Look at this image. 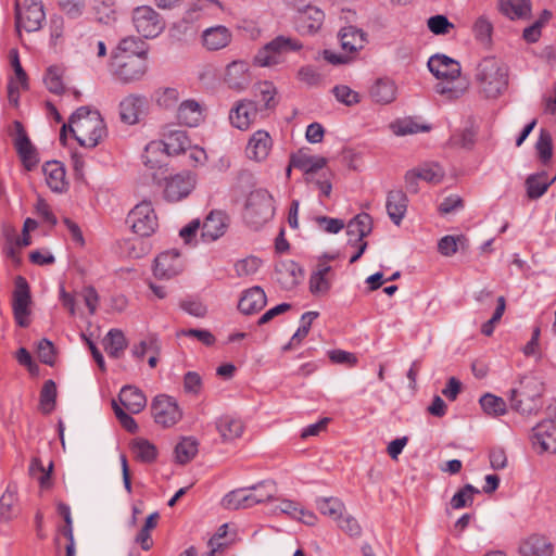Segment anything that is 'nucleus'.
<instances>
[{"instance_id": "47", "label": "nucleus", "mask_w": 556, "mask_h": 556, "mask_svg": "<svg viewBox=\"0 0 556 556\" xmlns=\"http://www.w3.org/2000/svg\"><path fill=\"white\" fill-rule=\"evenodd\" d=\"M390 128L396 136L414 135L421 131H428L430 129L429 126L419 125L410 117L394 121L390 124Z\"/></svg>"}, {"instance_id": "5", "label": "nucleus", "mask_w": 556, "mask_h": 556, "mask_svg": "<svg viewBox=\"0 0 556 556\" xmlns=\"http://www.w3.org/2000/svg\"><path fill=\"white\" fill-rule=\"evenodd\" d=\"M302 48V42L296 38L277 36L257 51L254 62L262 67L275 66L285 62L288 53L299 51Z\"/></svg>"}, {"instance_id": "60", "label": "nucleus", "mask_w": 556, "mask_h": 556, "mask_svg": "<svg viewBox=\"0 0 556 556\" xmlns=\"http://www.w3.org/2000/svg\"><path fill=\"white\" fill-rule=\"evenodd\" d=\"M261 260L255 256H249L243 260H240L235 265V270L239 277H247L254 275L260 266Z\"/></svg>"}, {"instance_id": "50", "label": "nucleus", "mask_w": 556, "mask_h": 556, "mask_svg": "<svg viewBox=\"0 0 556 556\" xmlns=\"http://www.w3.org/2000/svg\"><path fill=\"white\" fill-rule=\"evenodd\" d=\"M56 400V384L53 380L45 381L40 391V409L49 414L54 409Z\"/></svg>"}, {"instance_id": "38", "label": "nucleus", "mask_w": 556, "mask_h": 556, "mask_svg": "<svg viewBox=\"0 0 556 556\" xmlns=\"http://www.w3.org/2000/svg\"><path fill=\"white\" fill-rule=\"evenodd\" d=\"M216 429L224 442L240 438L244 431L243 422L231 416H222L216 421Z\"/></svg>"}, {"instance_id": "9", "label": "nucleus", "mask_w": 556, "mask_h": 556, "mask_svg": "<svg viewBox=\"0 0 556 556\" xmlns=\"http://www.w3.org/2000/svg\"><path fill=\"white\" fill-rule=\"evenodd\" d=\"M33 299L27 280L17 276L14 280L12 311L17 326L26 328L30 325Z\"/></svg>"}, {"instance_id": "43", "label": "nucleus", "mask_w": 556, "mask_h": 556, "mask_svg": "<svg viewBox=\"0 0 556 556\" xmlns=\"http://www.w3.org/2000/svg\"><path fill=\"white\" fill-rule=\"evenodd\" d=\"M372 230V219L367 213L356 215L348 224V235L356 236V240H364Z\"/></svg>"}, {"instance_id": "54", "label": "nucleus", "mask_w": 556, "mask_h": 556, "mask_svg": "<svg viewBox=\"0 0 556 556\" xmlns=\"http://www.w3.org/2000/svg\"><path fill=\"white\" fill-rule=\"evenodd\" d=\"M480 491L471 484H466L462 488L451 500V506L454 509H460L467 506H470L473 502L475 494H478Z\"/></svg>"}, {"instance_id": "31", "label": "nucleus", "mask_w": 556, "mask_h": 556, "mask_svg": "<svg viewBox=\"0 0 556 556\" xmlns=\"http://www.w3.org/2000/svg\"><path fill=\"white\" fill-rule=\"evenodd\" d=\"M339 40L343 51L355 53L362 50L367 42V35L354 26L343 27L339 35Z\"/></svg>"}, {"instance_id": "25", "label": "nucleus", "mask_w": 556, "mask_h": 556, "mask_svg": "<svg viewBox=\"0 0 556 556\" xmlns=\"http://www.w3.org/2000/svg\"><path fill=\"white\" fill-rule=\"evenodd\" d=\"M275 278L285 290L296 287L303 278L302 268L293 261H283L276 265Z\"/></svg>"}, {"instance_id": "13", "label": "nucleus", "mask_w": 556, "mask_h": 556, "mask_svg": "<svg viewBox=\"0 0 556 556\" xmlns=\"http://www.w3.org/2000/svg\"><path fill=\"white\" fill-rule=\"evenodd\" d=\"M533 451L539 454H556V421L545 419L536 424L530 434Z\"/></svg>"}, {"instance_id": "61", "label": "nucleus", "mask_w": 556, "mask_h": 556, "mask_svg": "<svg viewBox=\"0 0 556 556\" xmlns=\"http://www.w3.org/2000/svg\"><path fill=\"white\" fill-rule=\"evenodd\" d=\"M58 4L68 17L77 18L85 11L86 0H58Z\"/></svg>"}, {"instance_id": "33", "label": "nucleus", "mask_w": 556, "mask_h": 556, "mask_svg": "<svg viewBox=\"0 0 556 556\" xmlns=\"http://www.w3.org/2000/svg\"><path fill=\"white\" fill-rule=\"evenodd\" d=\"M397 88L395 83L390 78H378L369 90L372 101L380 104H389L396 98Z\"/></svg>"}, {"instance_id": "46", "label": "nucleus", "mask_w": 556, "mask_h": 556, "mask_svg": "<svg viewBox=\"0 0 556 556\" xmlns=\"http://www.w3.org/2000/svg\"><path fill=\"white\" fill-rule=\"evenodd\" d=\"M198 453V442L194 438H184L175 447L176 462L184 465L189 463Z\"/></svg>"}, {"instance_id": "29", "label": "nucleus", "mask_w": 556, "mask_h": 556, "mask_svg": "<svg viewBox=\"0 0 556 556\" xmlns=\"http://www.w3.org/2000/svg\"><path fill=\"white\" fill-rule=\"evenodd\" d=\"M121 405L129 414H138L147 405V397L140 389L135 386H125L121 389L118 394Z\"/></svg>"}, {"instance_id": "49", "label": "nucleus", "mask_w": 556, "mask_h": 556, "mask_svg": "<svg viewBox=\"0 0 556 556\" xmlns=\"http://www.w3.org/2000/svg\"><path fill=\"white\" fill-rule=\"evenodd\" d=\"M317 316V312H306L302 315L301 326L292 336L290 342L283 346V351L290 350L293 345L299 344L308 334L311 325Z\"/></svg>"}, {"instance_id": "18", "label": "nucleus", "mask_w": 556, "mask_h": 556, "mask_svg": "<svg viewBox=\"0 0 556 556\" xmlns=\"http://www.w3.org/2000/svg\"><path fill=\"white\" fill-rule=\"evenodd\" d=\"M269 500H271L270 493L256 496L250 491V488H242L227 493L222 500V505L226 509L237 510L242 508H250L258 503Z\"/></svg>"}, {"instance_id": "37", "label": "nucleus", "mask_w": 556, "mask_h": 556, "mask_svg": "<svg viewBox=\"0 0 556 556\" xmlns=\"http://www.w3.org/2000/svg\"><path fill=\"white\" fill-rule=\"evenodd\" d=\"M43 173L49 188L54 192H62L66 188L65 169L60 162L51 161L43 165Z\"/></svg>"}, {"instance_id": "14", "label": "nucleus", "mask_w": 556, "mask_h": 556, "mask_svg": "<svg viewBox=\"0 0 556 556\" xmlns=\"http://www.w3.org/2000/svg\"><path fill=\"white\" fill-rule=\"evenodd\" d=\"M154 421L165 428L177 424L182 414L176 401L165 394L157 395L151 405Z\"/></svg>"}, {"instance_id": "19", "label": "nucleus", "mask_w": 556, "mask_h": 556, "mask_svg": "<svg viewBox=\"0 0 556 556\" xmlns=\"http://www.w3.org/2000/svg\"><path fill=\"white\" fill-rule=\"evenodd\" d=\"M147 108L148 101L144 96L128 94L119 103V117L122 122L135 125L146 114Z\"/></svg>"}, {"instance_id": "1", "label": "nucleus", "mask_w": 556, "mask_h": 556, "mask_svg": "<svg viewBox=\"0 0 556 556\" xmlns=\"http://www.w3.org/2000/svg\"><path fill=\"white\" fill-rule=\"evenodd\" d=\"M70 130L81 147L94 148L106 137L105 123L98 110L89 106L77 109L71 116L68 124L61 129L60 140L65 141L66 130Z\"/></svg>"}, {"instance_id": "28", "label": "nucleus", "mask_w": 556, "mask_h": 556, "mask_svg": "<svg viewBox=\"0 0 556 556\" xmlns=\"http://www.w3.org/2000/svg\"><path fill=\"white\" fill-rule=\"evenodd\" d=\"M332 268L326 263H319L309 277V291L314 295H325L331 289Z\"/></svg>"}, {"instance_id": "36", "label": "nucleus", "mask_w": 556, "mask_h": 556, "mask_svg": "<svg viewBox=\"0 0 556 556\" xmlns=\"http://www.w3.org/2000/svg\"><path fill=\"white\" fill-rule=\"evenodd\" d=\"M176 118L180 125L195 127L203 118L200 104L194 100H186L178 106Z\"/></svg>"}, {"instance_id": "4", "label": "nucleus", "mask_w": 556, "mask_h": 556, "mask_svg": "<svg viewBox=\"0 0 556 556\" xmlns=\"http://www.w3.org/2000/svg\"><path fill=\"white\" fill-rule=\"evenodd\" d=\"M543 382L534 376L521 378L519 387L510 391V407L522 416L536 415L542 406Z\"/></svg>"}, {"instance_id": "58", "label": "nucleus", "mask_w": 556, "mask_h": 556, "mask_svg": "<svg viewBox=\"0 0 556 556\" xmlns=\"http://www.w3.org/2000/svg\"><path fill=\"white\" fill-rule=\"evenodd\" d=\"M472 31L477 40L482 43H489L493 31V25L485 16L482 15L475 22Z\"/></svg>"}, {"instance_id": "42", "label": "nucleus", "mask_w": 556, "mask_h": 556, "mask_svg": "<svg viewBox=\"0 0 556 556\" xmlns=\"http://www.w3.org/2000/svg\"><path fill=\"white\" fill-rule=\"evenodd\" d=\"M316 507L321 515L331 518L336 522L342 518V514L346 510L344 503L338 497L318 498Z\"/></svg>"}, {"instance_id": "30", "label": "nucleus", "mask_w": 556, "mask_h": 556, "mask_svg": "<svg viewBox=\"0 0 556 556\" xmlns=\"http://www.w3.org/2000/svg\"><path fill=\"white\" fill-rule=\"evenodd\" d=\"M324 18L325 14L320 9L308 5L299 12L298 29L304 34H314L320 29Z\"/></svg>"}, {"instance_id": "12", "label": "nucleus", "mask_w": 556, "mask_h": 556, "mask_svg": "<svg viewBox=\"0 0 556 556\" xmlns=\"http://www.w3.org/2000/svg\"><path fill=\"white\" fill-rule=\"evenodd\" d=\"M46 20V13L41 0H25L22 4L16 3V27L28 33L41 28Z\"/></svg>"}, {"instance_id": "20", "label": "nucleus", "mask_w": 556, "mask_h": 556, "mask_svg": "<svg viewBox=\"0 0 556 556\" xmlns=\"http://www.w3.org/2000/svg\"><path fill=\"white\" fill-rule=\"evenodd\" d=\"M195 186L194 176L182 173L173 176L166 182L164 195L167 201L178 202L188 197Z\"/></svg>"}, {"instance_id": "6", "label": "nucleus", "mask_w": 556, "mask_h": 556, "mask_svg": "<svg viewBox=\"0 0 556 556\" xmlns=\"http://www.w3.org/2000/svg\"><path fill=\"white\" fill-rule=\"evenodd\" d=\"M162 137L163 139L161 143H150L146 149L143 160L144 164L150 168L159 166V162H153L150 159V154L160 151L161 146H163L168 155L184 153L190 147V140L187 132L185 130L177 129L174 125H166L163 128Z\"/></svg>"}, {"instance_id": "22", "label": "nucleus", "mask_w": 556, "mask_h": 556, "mask_svg": "<svg viewBox=\"0 0 556 556\" xmlns=\"http://www.w3.org/2000/svg\"><path fill=\"white\" fill-rule=\"evenodd\" d=\"M229 218L223 211H212L201 224V236L204 241L212 242L224 236Z\"/></svg>"}, {"instance_id": "35", "label": "nucleus", "mask_w": 556, "mask_h": 556, "mask_svg": "<svg viewBox=\"0 0 556 556\" xmlns=\"http://www.w3.org/2000/svg\"><path fill=\"white\" fill-rule=\"evenodd\" d=\"M407 197L402 190H392L387 197V212L390 219L400 225L407 210Z\"/></svg>"}, {"instance_id": "11", "label": "nucleus", "mask_w": 556, "mask_h": 556, "mask_svg": "<svg viewBox=\"0 0 556 556\" xmlns=\"http://www.w3.org/2000/svg\"><path fill=\"white\" fill-rule=\"evenodd\" d=\"M131 20L136 31L147 39L157 37L165 27L161 15L149 5L134 9Z\"/></svg>"}, {"instance_id": "34", "label": "nucleus", "mask_w": 556, "mask_h": 556, "mask_svg": "<svg viewBox=\"0 0 556 556\" xmlns=\"http://www.w3.org/2000/svg\"><path fill=\"white\" fill-rule=\"evenodd\" d=\"M111 56L148 58V49L144 41L128 36L119 40Z\"/></svg>"}, {"instance_id": "23", "label": "nucleus", "mask_w": 556, "mask_h": 556, "mask_svg": "<svg viewBox=\"0 0 556 556\" xmlns=\"http://www.w3.org/2000/svg\"><path fill=\"white\" fill-rule=\"evenodd\" d=\"M15 129L14 144L20 157L22 159L25 167L31 169L38 162L37 153L31 144L21 122L13 123Z\"/></svg>"}, {"instance_id": "2", "label": "nucleus", "mask_w": 556, "mask_h": 556, "mask_svg": "<svg viewBox=\"0 0 556 556\" xmlns=\"http://www.w3.org/2000/svg\"><path fill=\"white\" fill-rule=\"evenodd\" d=\"M428 67L439 79L434 90L444 100H457L468 90L469 83L462 77V67L456 60L444 54H435L429 59Z\"/></svg>"}, {"instance_id": "27", "label": "nucleus", "mask_w": 556, "mask_h": 556, "mask_svg": "<svg viewBox=\"0 0 556 556\" xmlns=\"http://www.w3.org/2000/svg\"><path fill=\"white\" fill-rule=\"evenodd\" d=\"M202 45L208 51H218L226 48L232 40V34L224 25L208 27L202 33Z\"/></svg>"}, {"instance_id": "64", "label": "nucleus", "mask_w": 556, "mask_h": 556, "mask_svg": "<svg viewBox=\"0 0 556 556\" xmlns=\"http://www.w3.org/2000/svg\"><path fill=\"white\" fill-rule=\"evenodd\" d=\"M428 28L435 35H446L454 25L444 15L431 16L427 22Z\"/></svg>"}, {"instance_id": "55", "label": "nucleus", "mask_w": 556, "mask_h": 556, "mask_svg": "<svg viewBox=\"0 0 556 556\" xmlns=\"http://www.w3.org/2000/svg\"><path fill=\"white\" fill-rule=\"evenodd\" d=\"M153 98L157 105L168 109L179 100V91L173 87H163L154 91Z\"/></svg>"}, {"instance_id": "62", "label": "nucleus", "mask_w": 556, "mask_h": 556, "mask_svg": "<svg viewBox=\"0 0 556 556\" xmlns=\"http://www.w3.org/2000/svg\"><path fill=\"white\" fill-rule=\"evenodd\" d=\"M332 92L339 102L348 106L357 104L359 102V94L356 91L352 90L349 86H336Z\"/></svg>"}, {"instance_id": "40", "label": "nucleus", "mask_w": 556, "mask_h": 556, "mask_svg": "<svg viewBox=\"0 0 556 556\" xmlns=\"http://www.w3.org/2000/svg\"><path fill=\"white\" fill-rule=\"evenodd\" d=\"M103 345L109 356L118 358L127 348V340L119 329H111L103 339Z\"/></svg>"}, {"instance_id": "21", "label": "nucleus", "mask_w": 556, "mask_h": 556, "mask_svg": "<svg viewBox=\"0 0 556 556\" xmlns=\"http://www.w3.org/2000/svg\"><path fill=\"white\" fill-rule=\"evenodd\" d=\"M273 148V139L270 135L263 129L256 130L250 137L245 154L248 159L255 162H263L267 159Z\"/></svg>"}, {"instance_id": "10", "label": "nucleus", "mask_w": 556, "mask_h": 556, "mask_svg": "<svg viewBox=\"0 0 556 556\" xmlns=\"http://www.w3.org/2000/svg\"><path fill=\"white\" fill-rule=\"evenodd\" d=\"M127 224L140 237H149L159 227L157 216L149 201L138 203L128 214Z\"/></svg>"}, {"instance_id": "57", "label": "nucleus", "mask_w": 556, "mask_h": 556, "mask_svg": "<svg viewBox=\"0 0 556 556\" xmlns=\"http://www.w3.org/2000/svg\"><path fill=\"white\" fill-rule=\"evenodd\" d=\"M258 96L263 104V110H270L277 105L276 87L269 81H263L257 86Z\"/></svg>"}, {"instance_id": "51", "label": "nucleus", "mask_w": 556, "mask_h": 556, "mask_svg": "<svg viewBox=\"0 0 556 556\" xmlns=\"http://www.w3.org/2000/svg\"><path fill=\"white\" fill-rule=\"evenodd\" d=\"M535 149L538 151L541 162L544 165L549 163L553 156V141L551 134L546 129L542 128L540 130V136L535 143Z\"/></svg>"}, {"instance_id": "24", "label": "nucleus", "mask_w": 556, "mask_h": 556, "mask_svg": "<svg viewBox=\"0 0 556 556\" xmlns=\"http://www.w3.org/2000/svg\"><path fill=\"white\" fill-rule=\"evenodd\" d=\"M327 165V159L319 155H309L299 151L291 155V166L301 169L305 174V180L313 182L318 170Z\"/></svg>"}, {"instance_id": "52", "label": "nucleus", "mask_w": 556, "mask_h": 556, "mask_svg": "<svg viewBox=\"0 0 556 556\" xmlns=\"http://www.w3.org/2000/svg\"><path fill=\"white\" fill-rule=\"evenodd\" d=\"M16 492L12 490L10 486L5 490V492L0 497V519L3 521H8L12 519L15 515V504H16Z\"/></svg>"}, {"instance_id": "26", "label": "nucleus", "mask_w": 556, "mask_h": 556, "mask_svg": "<svg viewBox=\"0 0 556 556\" xmlns=\"http://www.w3.org/2000/svg\"><path fill=\"white\" fill-rule=\"evenodd\" d=\"M518 551L521 556H553L554 545L544 535L531 534L520 542Z\"/></svg>"}, {"instance_id": "59", "label": "nucleus", "mask_w": 556, "mask_h": 556, "mask_svg": "<svg viewBox=\"0 0 556 556\" xmlns=\"http://www.w3.org/2000/svg\"><path fill=\"white\" fill-rule=\"evenodd\" d=\"M505 308H506L505 298L500 296L497 299V306H496L492 317L481 326V332L484 336L490 337L493 333L495 326L500 323V320L505 312Z\"/></svg>"}, {"instance_id": "56", "label": "nucleus", "mask_w": 556, "mask_h": 556, "mask_svg": "<svg viewBox=\"0 0 556 556\" xmlns=\"http://www.w3.org/2000/svg\"><path fill=\"white\" fill-rule=\"evenodd\" d=\"M421 180L439 184L444 177L443 168L437 163L425 164L417 168Z\"/></svg>"}, {"instance_id": "44", "label": "nucleus", "mask_w": 556, "mask_h": 556, "mask_svg": "<svg viewBox=\"0 0 556 556\" xmlns=\"http://www.w3.org/2000/svg\"><path fill=\"white\" fill-rule=\"evenodd\" d=\"M479 403L483 412L492 417L503 416L507 412L506 402L502 397L491 393L482 395Z\"/></svg>"}, {"instance_id": "48", "label": "nucleus", "mask_w": 556, "mask_h": 556, "mask_svg": "<svg viewBox=\"0 0 556 556\" xmlns=\"http://www.w3.org/2000/svg\"><path fill=\"white\" fill-rule=\"evenodd\" d=\"M131 448L136 457L144 463H151L156 458V447L148 440L138 438L132 441Z\"/></svg>"}, {"instance_id": "53", "label": "nucleus", "mask_w": 556, "mask_h": 556, "mask_svg": "<svg viewBox=\"0 0 556 556\" xmlns=\"http://www.w3.org/2000/svg\"><path fill=\"white\" fill-rule=\"evenodd\" d=\"M52 469V463H50L48 468L46 469L42 462L37 457H34L29 465L30 476L36 478L42 488H48L50 485V477Z\"/></svg>"}, {"instance_id": "15", "label": "nucleus", "mask_w": 556, "mask_h": 556, "mask_svg": "<svg viewBox=\"0 0 556 556\" xmlns=\"http://www.w3.org/2000/svg\"><path fill=\"white\" fill-rule=\"evenodd\" d=\"M260 109L253 100L242 99L235 103L229 112V119L233 127L247 130L262 117Z\"/></svg>"}, {"instance_id": "3", "label": "nucleus", "mask_w": 556, "mask_h": 556, "mask_svg": "<svg viewBox=\"0 0 556 556\" xmlns=\"http://www.w3.org/2000/svg\"><path fill=\"white\" fill-rule=\"evenodd\" d=\"M473 78L480 96L497 99L508 87V67L500 59L488 56L478 63Z\"/></svg>"}, {"instance_id": "16", "label": "nucleus", "mask_w": 556, "mask_h": 556, "mask_svg": "<svg viewBox=\"0 0 556 556\" xmlns=\"http://www.w3.org/2000/svg\"><path fill=\"white\" fill-rule=\"evenodd\" d=\"M223 81L235 91L245 90L252 83L250 64L245 60H235L226 65Z\"/></svg>"}, {"instance_id": "17", "label": "nucleus", "mask_w": 556, "mask_h": 556, "mask_svg": "<svg viewBox=\"0 0 556 556\" xmlns=\"http://www.w3.org/2000/svg\"><path fill=\"white\" fill-rule=\"evenodd\" d=\"M184 270V260L179 252L170 250L161 253L154 261V275L161 279H170Z\"/></svg>"}, {"instance_id": "8", "label": "nucleus", "mask_w": 556, "mask_h": 556, "mask_svg": "<svg viewBox=\"0 0 556 556\" xmlns=\"http://www.w3.org/2000/svg\"><path fill=\"white\" fill-rule=\"evenodd\" d=\"M111 74L123 84L138 81L148 72V58L111 56Z\"/></svg>"}, {"instance_id": "41", "label": "nucleus", "mask_w": 556, "mask_h": 556, "mask_svg": "<svg viewBox=\"0 0 556 556\" xmlns=\"http://www.w3.org/2000/svg\"><path fill=\"white\" fill-rule=\"evenodd\" d=\"M549 188L547 172L542 170L528 176L526 179L527 195L529 199L541 198Z\"/></svg>"}, {"instance_id": "32", "label": "nucleus", "mask_w": 556, "mask_h": 556, "mask_svg": "<svg viewBox=\"0 0 556 556\" xmlns=\"http://www.w3.org/2000/svg\"><path fill=\"white\" fill-rule=\"evenodd\" d=\"M266 305V294L261 287H252L245 290L239 301V309L245 314L260 312Z\"/></svg>"}, {"instance_id": "63", "label": "nucleus", "mask_w": 556, "mask_h": 556, "mask_svg": "<svg viewBox=\"0 0 556 556\" xmlns=\"http://www.w3.org/2000/svg\"><path fill=\"white\" fill-rule=\"evenodd\" d=\"M37 355L40 362L53 366L55 363V349L51 341L42 339L37 345Z\"/></svg>"}, {"instance_id": "39", "label": "nucleus", "mask_w": 556, "mask_h": 556, "mask_svg": "<svg viewBox=\"0 0 556 556\" xmlns=\"http://www.w3.org/2000/svg\"><path fill=\"white\" fill-rule=\"evenodd\" d=\"M500 11L510 20H526L531 14V1L500 0Z\"/></svg>"}, {"instance_id": "7", "label": "nucleus", "mask_w": 556, "mask_h": 556, "mask_svg": "<svg viewBox=\"0 0 556 556\" xmlns=\"http://www.w3.org/2000/svg\"><path fill=\"white\" fill-rule=\"evenodd\" d=\"M274 200L264 189H257L249 194L245 206V219L255 228L268 222L274 216Z\"/></svg>"}, {"instance_id": "45", "label": "nucleus", "mask_w": 556, "mask_h": 556, "mask_svg": "<svg viewBox=\"0 0 556 556\" xmlns=\"http://www.w3.org/2000/svg\"><path fill=\"white\" fill-rule=\"evenodd\" d=\"M64 73L65 68L61 65H51L47 68L43 83L50 92L60 94L64 91Z\"/></svg>"}]
</instances>
